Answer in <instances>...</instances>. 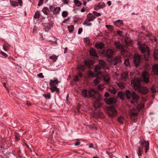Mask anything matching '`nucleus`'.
Returning <instances> with one entry per match:
<instances>
[{
    "label": "nucleus",
    "instance_id": "nucleus-54",
    "mask_svg": "<svg viewBox=\"0 0 158 158\" xmlns=\"http://www.w3.org/2000/svg\"><path fill=\"white\" fill-rule=\"evenodd\" d=\"M90 21L89 19L87 18V19L85 20L84 23H83V24L84 25H85L87 23H89Z\"/></svg>",
    "mask_w": 158,
    "mask_h": 158
},
{
    "label": "nucleus",
    "instance_id": "nucleus-36",
    "mask_svg": "<svg viewBox=\"0 0 158 158\" xmlns=\"http://www.w3.org/2000/svg\"><path fill=\"white\" fill-rule=\"evenodd\" d=\"M154 57L155 59H158V50H155L154 52Z\"/></svg>",
    "mask_w": 158,
    "mask_h": 158
},
{
    "label": "nucleus",
    "instance_id": "nucleus-40",
    "mask_svg": "<svg viewBox=\"0 0 158 158\" xmlns=\"http://www.w3.org/2000/svg\"><path fill=\"white\" fill-rule=\"evenodd\" d=\"M123 119L124 118L123 117L121 116L118 118V120L120 123H123Z\"/></svg>",
    "mask_w": 158,
    "mask_h": 158
},
{
    "label": "nucleus",
    "instance_id": "nucleus-42",
    "mask_svg": "<svg viewBox=\"0 0 158 158\" xmlns=\"http://www.w3.org/2000/svg\"><path fill=\"white\" fill-rule=\"evenodd\" d=\"M138 115V113L135 111H131L130 112V116H136Z\"/></svg>",
    "mask_w": 158,
    "mask_h": 158
},
{
    "label": "nucleus",
    "instance_id": "nucleus-22",
    "mask_svg": "<svg viewBox=\"0 0 158 158\" xmlns=\"http://www.w3.org/2000/svg\"><path fill=\"white\" fill-rule=\"evenodd\" d=\"M99 63L102 69L105 68L107 66L106 63L105 61L102 60H99Z\"/></svg>",
    "mask_w": 158,
    "mask_h": 158
},
{
    "label": "nucleus",
    "instance_id": "nucleus-24",
    "mask_svg": "<svg viewBox=\"0 0 158 158\" xmlns=\"http://www.w3.org/2000/svg\"><path fill=\"white\" fill-rule=\"evenodd\" d=\"M104 46V44L102 42L97 43L95 44L96 47L98 49H102L103 48Z\"/></svg>",
    "mask_w": 158,
    "mask_h": 158
},
{
    "label": "nucleus",
    "instance_id": "nucleus-46",
    "mask_svg": "<svg viewBox=\"0 0 158 158\" xmlns=\"http://www.w3.org/2000/svg\"><path fill=\"white\" fill-rule=\"evenodd\" d=\"M124 64L127 66H128L129 65L130 63L128 59H127L125 60L124 62Z\"/></svg>",
    "mask_w": 158,
    "mask_h": 158
},
{
    "label": "nucleus",
    "instance_id": "nucleus-39",
    "mask_svg": "<svg viewBox=\"0 0 158 158\" xmlns=\"http://www.w3.org/2000/svg\"><path fill=\"white\" fill-rule=\"evenodd\" d=\"M100 80V78L99 77H97L94 80V83L95 84L97 85L99 83Z\"/></svg>",
    "mask_w": 158,
    "mask_h": 158
},
{
    "label": "nucleus",
    "instance_id": "nucleus-56",
    "mask_svg": "<svg viewBox=\"0 0 158 158\" xmlns=\"http://www.w3.org/2000/svg\"><path fill=\"white\" fill-rule=\"evenodd\" d=\"M1 54L2 55L4 56L5 58L7 57V55L6 54V53L3 52L1 51L0 52Z\"/></svg>",
    "mask_w": 158,
    "mask_h": 158
},
{
    "label": "nucleus",
    "instance_id": "nucleus-57",
    "mask_svg": "<svg viewBox=\"0 0 158 158\" xmlns=\"http://www.w3.org/2000/svg\"><path fill=\"white\" fill-rule=\"evenodd\" d=\"M44 1L43 0H40V1L38 4V6H40L41 5L43 4V2Z\"/></svg>",
    "mask_w": 158,
    "mask_h": 158
},
{
    "label": "nucleus",
    "instance_id": "nucleus-23",
    "mask_svg": "<svg viewBox=\"0 0 158 158\" xmlns=\"http://www.w3.org/2000/svg\"><path fill=\"white\" fill-rule=\"evenodd\" d=\"M87 17L90 21H93L95 18V17L93 14L90 13L87 15Z\"/></svg>",
    "mask_w": 158,
    "mask_h": 158
},
{
    "label": "nucleus",
    "instance_id": "nucleus-34",
    "mask_svg": "<svg viewBox=\"0 0 158 158\" xmlns=\"http://www.w3.org/2000/svg\"><path fill=\"white\" fill-rule=\"evenodd\" d=\"M102 114V113L101 112H98L97 113H95L94 115V116L95 118H99L101 117V115Z\"/></svg>",
    "mask_w": 158,
    "mask_h": 158
},
{
    "label": "nucleus",
    "instance_id": "nucleus-27",
    "mask_svg": "<svg viewBox=\"0 0 158 158\" xmlns=\"http://www.w3.org/2000/svg\"><path fill=\"white\" fill-rule=\"evenodd\" d=\"M42 11L46 15H48L50 13L49 9L47 7H44L43 8Z\"/></svg>",
    "mask_w": 158,
    "mask_h": 158
},
{
    "label": "nucleus",
    "instance_id": "nucleus-49",
    "mask_svg": "<svg viewBox=\"0 0 158 158\" xmlns=\"http://www.w3.org/2000/svg\"><path fill=\"white\" fill-rule=\"evenodd\" d=\"M68 15V12L66 11H63L62 13V16L64 17H66Z\"/></svg>",
    "mask_w": 158,
    "mask_h": 158
},
{
    "label": "nucleus",
    "instance_id": "nucleus-32",
    "mask_svg": "<svg viewBox=\"0 0 158 158\" xmlns=\"http://www.w3.org/2000/svg\"><path fill=\"white\" fill-rule=\"evenodd\" d=\"M115 61L114 62V65H116L118 63L120 62L121 61L120 58L119 56L116 57L115 58Z\"/></svg>",
    "mask_w": 158,
    "mask_h": 158
},
{
    "label": "nucleus",
    "instance_id": "nucleus-10",
    "mask_svg": "<svg viewBox=\"0 0 158 158\" xmlns=\"http://www.w3.org/2000/svg\"><path fill=\"white\" fill-rule=\"evenodd\" d=\"M85 65L81 66L79 67V70L84 71L85 70V66L87 67H89L92 64V61L91 60H85L84 61Z\"/></svg>",
    "mask_w": 158,
    "mask_h": 158
},
{
    "label": "nucleus",
    "instance_id": "nucleus-6",
    "mask_svg": "<svg viewBox=\"0 0 158 158\" xmlns=\"http://www.w3.org/2000/svg\"><path fill=\"white\" fill-rule=\"evenodd\" d=\"M139 93L145 95L149 92L148 89L145 86H143L141 85L136 91Z\"/></svg>",
    "mask_w": 158,
    "mask_h": 158
},
{
    "label": "nucleus",
    "instance_id": "nucleus-15",
    "mask_svg": "<svg viewBox=\"0 0 158 158\" xmlns=\"http://www.w3.org/2000/svg\"><path fill=\"white\" fill-rule=\"evenodd\" d=\"M104 3L103 2L99 3L97 5L95 6L94 10H97L99 9L102 8L105 6Z\"/></svg>",
    "mask_w": 158,
    "mask_h": 158
},
{
    "label": "nucleus",
    "instance_id": "nucleus-30",
    "mask_svg": "<svg viewBox=\"0 0 158 158\" xmlns=\"http://www.w3.org/2000/svg\"><path fill=\"white\" fill-rule=\"evenodd\" d=\"M144 106V104L143 103H141L140 104H138L136 107L137 109L138 110H140L142 108H143Z\"/></svg>",
    "mask_w": 158,
    "mask_h": 158
},
{
    "label": "nucleus",
    "instance_id": "nucleus-43",
    "mask_svg": "<svg viewBox=\"0 0 158 158\" xmlns=\"http://www.w3.org/2000/svg\"><path fill=\"white\" fill-rule=\"evenodd\" d=\"M139 151H138V155L139 156H141V152L143 151V148H140V147H139L138 148Z\"/></svg>",
    "mask_w": 158,
    "mask_h": 158
},
{
    "label": "nucleus",
    "instance_id": "nucleus-2",
    "mask_svg": "<svg viewBox=\"0 0 158 158\" xmlns=\"http://www.w3.org/2000/svg\"><path fill=\"white\" fill-rule=\"evenodd\" d=\"M139 46L140 50L143 53H144V56L146 60H148V57L150 55L149 50L148 47L145 44H139Z\"/></svg>",
    "mask_w": 158,
    "mask_h": 158
},
{
    "label": "nucleus",
    "instance_id": "nucleus-17",
    "mask_svg": "<svg viewBox=\"0 0 158 158\" xmlns=\"http://www.w3.org/2000/svg\"><path fill=\"white\" fill-rule=\"evenodd\" d=\"M43 24H44L43 26L45 27L44 28L46 31H48L52 27V25L49 23H43Z\"/></svg>",
    "mask_w": 158,
    "mask_h": 158
},
{
    "label": "nucleus",
    "instance_id": "nucleus-52",
    "mask_svg": "<svg viewBox=\"0 0 158 158\" xmlns=\"http://www.w3.org/2000/svg\"><path fill=\"white\" fill-rule=\"evenodd\" d=\"M55 6H51L49 7V10L50 11H52L53 12V10H54L55 9Z\"/></svg>",
    "mask_w": 158,
    "mask_h": 158
},
{
    "label": "nucleus",
    "instance_id": "nucleus-48",
    "mask_svg": "<svg viewBox=\"0 0 158 158\" xmlns=\"http://www.w3.org/2000/svg\"><path fill=\"white\" fill-rule=\"evenodd\" d=\"M43 95L46 98L50 99L51 98V95L50 93H48L47 94H44Z\"/></svg>",
    "mask_w": 158,
    "mask_h": 158
},
{
    "label": "nucleus",
    "instance_id": "nucleus-29",
    "mask_svg": "<svg viewBox=\"0 0 158 158\" xmlns=\"http://www.w3.org/2000/svg\"><path fill=\"white\" fill-rule=\"evenodd\" d=\"M121 76L122 78L123 79H126L128 78V74L127 73H123L122 74Z\"/></svg>",
    "mask_w": 158,
    "mask_h": 158
},
{
    "label": "nucleus",
    "instance_id": "nucleus-60",
    "mask_svg": "<svg viewBox=\"0 0 158 158\" xmlns=\"http://www.w3.org/2000/svg\"><path fill=\"white\" fill-rule=\"evenodd\" d=\"M19 5L21 6H22V0H18V2Z\"/></svg>",
    "mask_w": 158,
    "mask_h": 158
},
{
    "label": "nucleus",
    "instance_id": "nucleus-26",
    "mask_svg": "<svg viewBox=\"0 0 158 158\" xmlns=\"http://www.w3.org/2000/svg\"><path fill=\"white\" fill-rule=\"evenodd\" d=\"M108 91L110 92L111 94H115L116 93V90L113 87L110 86L109 87Z\"/></svg>",
    "mask_w": 158,
    "mask_h": 158
},
{
    "label": "nucleus",
    "instance_id": "nucleus-61",
    "mask_svg": "<svg viewBox=\"0 0 158 158\" xmlns=\"http://www.w3.org/2000/svg\"><path fill=\"white\" fill-rule=\"evenodd\" d=\"M118 86L121 87V88H123L124 87L123 84H122L121 83H118Z\"/></svg>",
    "mask_w": 158,
    "mask_h": 158
},
{
    "label": "nucleus",
    "instance_id": "nucleus-63",
    "mask_svg": "<svg viewBox=\"0 0 158 158\" xmlns=\"http://www.w3.org/2000/svg\"><path fill=\"white\" fill-rule=\"evenodd\" d=\"M82 31V28H80L78 31V34H80Z\"/></svg>",
    "mask_w": 158,
    "mask_h": 158
},
{
    "label": "nucleus",
    "instance_id": "nucleus-21",
    "mask_svg": "<svg viewBox=\"0 0 158 158\" xmlns=\"http://www.w3.org/2000/svg\"><path fill=\"white\" fill-rule=\"evenodd\" d=\"M89 53L91 56H92L95 57L97 56L95 50L92 48H90Z\"/></svg>",
    "mask_w": 158,
    "mask_h": 158
},
{
    "label": "nucleus",
    "instance_id": "nucleus-5",
    "mask_svg": "<svg viewBox=\"0 0 158 158\" xmlns=\"http://www.w3.org/2000/svg\"><path fill=\"white\" fill-rule=\"evenodd\" d=\"M108 114L110 116L114 117L116 116L117 111L113 106L109 107L107 110Z\"/></svg>",
    "mask_w": 158,
    "mask_h": 158
},
{
    "label": "nucleus",
    "instance_id": "nucleus-8",
    "mask_svg": "<svg viewBox=\"0 0 158 158\" xmlns=\"http://www.w3.org/2000/svg\"><path fill=\"white\" fill-rule=\"evenodd\" d=\"M140 146L143 148L144 146L145 147V152L146 153L149 149V143L148 141L144 140L140 141L139 142Z\"/></svg>",
    "mask_w": 158,
    "mask_h": 158
},
{
    "label": "nucleus",
    "instance_id": "nucleus-18",
    "mask_svg": "<svg viewBox=\"0 0 158 158\" xmlns=\"http://www.w3.org/2000/svg\"><path fill=\"white\" fill-rule=\"evenodd\" d=\"M50 89L52 92L56 91V93L57 94H59L60 90L59 89L57 88L56 86H50Z\"/></svg>",
    "mask_w": 158,
    "mask_h": 158
},
{
    "label": "nucleus",
    "instance_id": "nucleus-7",
    "mask_svg": "<svg viewBox=\"0 0 158 158\" xmlns=\"http://www.w3.org/2000/svg\"><path fill=\"white\" fill-rule=\"evenodd\" d=\"M114 45L117 49L121 50V53L122 54H123L124 52H126V50L124 49L123 45L121 44L120 42H115Z\"/></svg>",
    "mask_w": 158,
    "mask_h": 158
},
{
    "label": "nucleus",
    "instance_id": "nucleus-37",
    "mask_svg": "<svg viewBox=\"0 0 158 158\" xmlns=\"http://www.w3.org/2000/svg\"><path fill=\"white\" fill-rule=\"evenodd\" d=\"M10 2L11 5L13 6H18V3L16 1H10Z\"/></svg>",
    "mask_w": 158,
    "mask_h": 158
},
{
    "label": "nucleus",
    "instance_id": "nucleus-50",
    "mask_svg": "<svg viewBox=\"0 0 158 158\" xmlns=\"http://www.w3.org/2000/svg\"><path fill=\"white\" fill-rule=\"evenodd\" d=\"M98 88L99 90H102L104 88V86L103 85H99L98 86Z\"/></svg>",
    "mask_w": 158,
    "mask_h": 158
},
{
    "label": "nucleus",
    "instance_id": "nucleus-9",
    "mask_svg": "<svg viewBox=\"0 0 158 158\" xmlns=\"http://www.w3.org/2000/svg\"><path fill=\"white\" fill-rule=\"evenodd\" d=\"M150 76L148 73L144 71L142 73V78L143 81L146 83H148L149 81Z\"/></svg>",
    "mask_w": 158,
    "mask_h": 158
},
{
    "label": "nucleus",
    "instance_id": "nucleus-14",
    "mask_svg": "<svg viewBox=\"0 0 158 158\" xmlns=\"http://www.w3.org/2000/svg\"><path fill=\"white\" fill-rule=\"evenodd\" d=\"M152 72L154 75H158V64H155L152 66Z\"/></svg>",
    "mask_w": 158,
    "mask_h": 158
},
{
    "label": "nucleus",
    "instance_id": "nucleus-19",
    "mask_svg": "<svg viewBox=\"0 0 158 158\" xmlns=\"http://www.w3.org/2000/svg\"><path fill=\"white\" fill-rule=\"evenodd\" d=\"M114 52L111 49H108L106 52V55L109 58H110L114 54Z\"/></svg>",
    "mask_w": 158,
    "mask_h": 158
},
{
    "label": "nucleus",
    "instance_id": "nucleus-53",
    "mask_svg": "<svg viewBox=\"0 0 158 158\" xmlns=\"http://www.w3.org/2000/svg\"><path fill=\"white\" fill-rule=\"evenodd\" d=\"M93 13L96 16H100L101 15V13H97V12H96V11H94L93 12Z\"/></svg>",
    "mask_w": 158,
    "mask_h": 158
},
{
    "label": "nucleus",
    "instance_id": "nucleus-3",
    "mask_svg": "<svg viewBox=\"0 0 158 158\" xmlns=\"http://www.w3.org/2000/svg\"><path fill=\"white\" fill-rule=\"evenodd\" d=\"M126 95L127 99L130 98L131 96L132 100H131L132 103L134 104L137 102L139 98V96L134 92H133L131 94L129 90H127L126 91Z\"/></svg>",
    "mask_w": 158,
    "mask_h": 158
},
{
    "label": "nucleus",
    "instance_id": "nucleus-45",
    "mask_svg": "<svg viewBox=\"0 0 158 158\" xmlns=\"http://www.w3.org/2000/svg\"><path fill=\"white\" fill-rule=\"evenodd\" d=\"M15 140H19L20 138H19V134H18L17 133H15Z\"/></svg>",
    "mask_w": 158,
    "mask_h": 158
},
{
    "label": "nucleus",
    "instance_id": "nucleus-25",
    "mask_svg": "<svg viewBox=\"0 0 158 158\" xmlns=\"http://www.w3.org/2000/svg\"><path fill=\"white\" fill-rule=\"evenodd\" d=\"M58 57V56H56V55L53 54L49 56V58L50 59L52 60L54 62H55L57 59Z\"/></svg>",
    "mask_w": 158,
    "mask_h": 158
},
{
    "label": "nucleus",
    "instance_id": "nucleus-62",
    "mask_svg": "<svg viewBox=\"0 0 158 158\" xmlns=\"http://www.w3.org/2000/svg\"><path fill=\"white\" fill-rule=\"evenodd\" d=\"M69 19V17H68L67 19H66L64 20L62 22L63 23H67V22L68 21Z\"/></svg>",
    "mask_w": 158,
    "mask_h": 158
},
{
    "label": "nucleus",
    "instance_id": "nucleus-55",
    "mask_svg": "<svg viewBox=\"0 0 158 158\" xmlns=\"http://www.w3.org/2000/svg\"><path fill=\"white\" fill-rule=\"evenodd\" d=\"M74 27L73 25L70 26V32H72L74 30Z\"/></svg>",
    "mask_w": 158,
    "mask_h": 158
},
{
    "label": "nucleus",
    "instance_id": "nucleus-28",
    "mask_svg": "<svg viewBox=\"0 0 158 158\" xmlns=\"http://www.w3.org/2000/svg\"><path fill=\"white\" fill-rule=\"evenodd\" d=\"M60 10V7H55L54 10H53V14H56L58 13Z\"/></svg>",
    "mask_w": 158,
    "mask_h": 158
},
{
    "label": "nucleus",
    "instance_id": "nucleus-58",
    "mask_svg": "<svg viewBox=\"0 0 158 158\" xmlns=\"http://www.w3.org/2000/svg\"><path fill=\"white\" fill-rule=\"evenodd\" d=\"M38 76L39 77L41 78H43L44 77V76L43 75L42 73H41L38 74Z\"/></svg>",
    "mask_w": 158,
    "mask_h": 158
},
{
    "label": "nucleus",
    "instance_id": "nucleus-20",
    "mask_svg": "<svg viewBox=\"0 0 158 158\" xmlns=\"http://www.w3.org/2000/svg\"><path fill=\"white\" fill-rule=\"evenodd\" d=\"M151 90L152 93H155L158 91V87L157 86L153 85L151 87Z\"/></svg>",
    "mask_w": 158,
    "mask_h": 158
},
{
    "label": "nucleus",
    "instance_id": "nucleus-47",
    "mask_svg": "<svg viewBox=\"0 0 158 158\" xmlns=\"http://www.w3.org/2000/svg\"><path fill=\"white\" fill-rule=\"evenodd\" d=\"M106 27L109 29L110 30H113L114 29L113 27L112 26L110 25H106Z\"/></svg>",
    "mask_w": 158,
    "mask_h": 158
},
{
    "label": "nucleus",
    "instance_id": "nucleus-11",
    "mask_svg": "<svg viewBox=\"0 0 158 158\" xmlns=\"http://www.w3.org/2000/svg\"><path fill=\"white\" fill-rule=\"evenodd\" d=\"M141 60V56L139 55H135L134 57V63L135 66L137 67L139 64Z\"/></svg>",
    "mask_w": 158,
    "mask_h": 158
},
{
    "label": "nucleus",
    "instance_id": "nucleus-13",
    "mask_svg": "<svg viewBox=\"0 0 158 158\" xmlns=\"http://www.w3.org/2000/svg\"><path fill=\"white\" fill-rule=\"evenodd\" d=\"M60 82V81H58L57 79H55L54 80H51L49 83L50 86H56L58 83Z\"/></svg>",
    "mask_w": 158,
    "mask_h": 158
},
{
    "label": "nucleus",
    "instance_id": "nucleus-12",
    "mask_svg": "<svg viewBox=\"0 0 158 158\" xmlns=\"http://www.w3.org/2000/svg\"><path fill=\"white\" fill-rule=\"evenodd\" d=\"M101 73V72L93 73L91 71H88L87 74L88 77L89 78L95 77L98 75H100Z\"/></svg>",
    "mask_w": 158,
    "mask_h": 158
},
{
    "label": "nucleus",
    "instance_id": "nucleus-4",
    "mask_svg": "<svg viewBox=\"0 0 158 158\" xmlns=\"http://www.w3.org/2000/svg\"><path fill=\"white\" fill-rule=\"evenodd\" d=\"M131 84L135 91L141 85L139 79H134L131 81Z\"/></svg>",
    "mask_w": 158,
    "mask_h": 158
},
{
    "label": "nucleus",
    "instance_id": "nucleus-44",
    "mask_svg": "<svg viewBox=\"0 0 158 158\" xmlns=\"http://www.w3.org/2000/svg\"><path fill=\"white\" fill-rule=\"evenodd\" d=\"M118 97L122 99L123 98V94L121 92H119L118 93Z\"/></svg>",
    "mask_w": 158,
    "mask_h": 158
},
{
    "label": "nucleus",
    "instance_id": "nucleus-64",
    "mask_svg": "<svg viewBox=\"0 0 158 158\" xmlns=\"http://www.w3.org/2000/svg\"><path fill=\"white\" fill-rule=\"evenodd\" d=\"M109 94L108 92H106L105 93L104 95L106 97H109Z\"/></svg>",
    "mask_w": 158,
    "mask_h": 158
},
{
    "label": "nucleus",
    "instance_id": "nucleus-59",
    "mask_svg": "<svg viewBox=\"0 0 158 158\" xmlns=\"http://www.w3.org/2000/svg\"><path fill=\"white\" fill-rule=\"evenodd\" d=\"M80 144V142L79 141H77L74 144L75 146H78Z\"/></svg>",
    "mask_w": 158,
    "mask_h": 158
},
{
    "label": "nucleus",
    "instance_id": "nucleus-51",
    "mask_svg": "<svg viewBox=\"0 0 158 158\" xmlns=\"http://www.w3.org/2000/svg\"><path fill=\"white\" fill-rule=\"evenodd\" d=\"M84 41L87 44H88L89 43V39L88 38H85L84 39Z\"/></svg>",
    "mask_w": 158,
    "mask_h": 158
},
{
    "label": "nucleus",
    "instance_id": "nucleus-35",
    "mask_svg": "<svg viewBox=\"0 0 158 158\" xmlns=\"http://www.w3.org/2000/svg\"><path fill=\"white\" fill-rule=\"evenodd\" d=\"M123 21L122 20H116L115 21H114L113 23H114V25H115V26H116V23H118L119 24H120V25H122V24H123Z\"/></svg>",
    "mask_w": 158,
    "mask_h": 158
},
{
    "label": "nucleus",
    "instance_id": "nucleus-38",
    "mask_svg": "<svg viewBox=\"0 0 158 158\" xmlns=\"http://www.w3.org/2000/svg\"><path fill=\"white\" fill-rule=\"evenodd\" d=\"M74 2L77 6H81L82 4L78 0H74Z\"/></svg>",
    "mask_w": 158,
    "mask_h": 158
},
{
    "label": "nucleus",
    "instance_id": "nucleus-1",
    "mask_svg": "<svg viewBox=\"0 0 158 158\" xmlns=\"http://www.w3.org/2000/svg\"><path fill=\"white\" fill-rule=\"evenodd\" d=\"M82 94L84 97L91 98L96 100L94 104V106L95 109L101 106V104L100 101L102 99L101 95L97 91L93 89H89L88 90L84 89L82 92Z\"/></svg>",
    "mask_w": 158,
    "mask_h": 158
},
{
    "label": "nucleus",
    "instance_id": "nucleus-16",
    "mask_svg": "<svg viewBox=\"0 0 158 158\" xmlns=\"http://www.w3.org/2000/svg\"><path fill=\"white\" fill-rule=\"evenodd\" d=\"M106 102L107 104H110L114 103L116 102L115 99L114 98H109L107 99L106 100Z\"/></svg>",
    "mask_w": 158,
    "mask_h": 158
},
{
    "label": "nucleus",
    "instance_id": "nucleus-41",
    "mask_svg": "<svg viewBox=\"0 0 158 158\" xmlns=\"http://www.w3.org/2000/svg\"><path fill=\"white\" fill-rule=\"evenodd\" d=\"M40 16V14L39 12H36L34 16V18L35 19H38L39 18Z\"/></svg>",
    "mask_w": 158,
    "mask_h": 158
},
{
    "label": "nucleus",
    "instance_id": "nucleus-33",
    "mask_svg": "<svg viewBox=\"0 0 158 158\" xmlns=\"http://www.w3.org/2000/svg\"><path fill=\"white\" fill-rule=\"evenodd\" d=\"M103 77H104V80L105 81H106L107 82H108L110 80V77H109V75L107 74H105L104 75Z\"/></svg>",
    "mask_w": 158,
    "mask_h": 158
},
{
    "label": "nucleus",
    "instance_id": "nucleus-31",
    "mask_svg": "<svg viewBox=\"0 0 158 158\" xmlns=\"http://www.w3.org/2000/svg\"><path fill=\"white\" fill-rule=\"evenodd\" d=\"M101 68H102V67L100 65H97L95 66L94 68L95 72V73L99 72H98V71L100 70Z\"/></svg>",
    "mask_w": 158,
    "mask_h": 158
}]
</instances>
